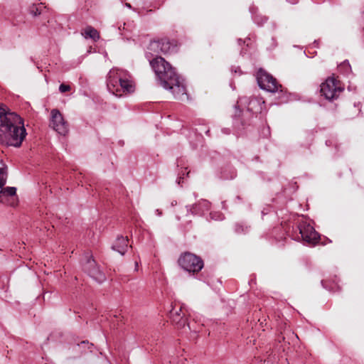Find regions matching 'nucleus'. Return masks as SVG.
<instances>
[{
	"label": "nucleus",
	"instance_id": "1",
	"mask_svg": "<svg viewBox=\"0 0 364 364\" xmlns=\"http://www.w3.org/2000/svg\"><path fill=\"white\" fill-rule=\"evenodd\" d=\"M146 52L151 66L154 69L161 85L169 90L176 99L181 100L186 95L184 80L175 71L174 68L159 54H171L177 52V45L166 38L151 41Z\"/></svg>",
	"mask_w": 364,
	"mask_h": 364
},
{
	"label": "nucleus",
	"instance_id": "2",
	"mask_svg": "<svg viewBox=\"0 0 364 364\" xmlns=\"http://www.w3.org/2000/svg\"><path fill=\"white\" fill-rule=\"evenodd\" d=\"M22 118L10 112L6 106H0V144L19 147L26 136Z\"/></svg>",
	"mask_w": 364,
	"mask_h": 364
},
{
	"label": "nucleus",
	"instance_id": "3",
	"mask_svg": "<svg viewBox=\"0 0 364 364\" xmlns=\"http://www.w3.org/2000/svg\"><path fill=\"white\" fill-rule=\"evenodd\" d=\"M108 91L117 97L130 94L135 90V84L130 73L124 69L113 68L107 76Z\"/></svg>",
	"mask_w": 364,
	"mask_h": 364
},
{
	"label": "nucleus",
	"instance_id": "4",
	"mask_svg": "<svg viewBox=\"0 0 364 364\" xmlns=\"http://www.w3.org/2000/svg\"><path fill=\"white\" fill-rule=\"evenodd\" d=\"M320 87L321 95L329 101L337 99L343 91V87L340 82L334 77H328L324 82L321 83Z\"/></svg>",
	"mask_w": 364,
	"mask_h": 364
},
{
	"label": "nucleus",
	"instance_id": "5",
	"mask_svg": "<svg viewBox=\"0 0 364 364\" xmlns=\"http://www.w3.org/2000/svg\"><path fill=\"white\" fill-rule=\"evenodd\" d=\"M178 262L181 268L189 272H198L203 267V260L190 252L181 255Z\"/></svg>",
	"mask_w": 364,
	"mask_h": 364
},
{
	"label": "nucleus",
	"instance_id": "6",
	"mask_svg": "<svg viewBox=\"0 0 364 364\" xmlns=\"http://www.w3.org/2000/svg\"><path fill=\"white\" fill-rule=\"evenodd\" d=\"M257 80L261 89L269 92H276L282 87L274 77L262 69L258 70Z\"/></svg>",
	"mask_w": 364,
	"mask_h": 364
},
{
	"label": "nucleus",
	"instance_id": "7",
	"mask_svg": "<svg viewBox=\"0 0 364 364\" xmlns=\"http://www.w3.org/2000/svg\"><path fill=\"white\" fill-rule=\"evenodd\" d=\"M50 126L59 134L65 136L69 131L68 122L63 118L62 114L57 109L50 112Z\"/></svg>",
	"mask_w": 364,
	"mask_h": 364
},
{
	"label": "nucleus",
	"instance_id": "8",
	"mask_svg": "<svg viewBox=\"0 0 364 364\" xmlns=\"http://www.w3.org/2000/svg\"><path fill=\"white\" fill-rule=\"evenodd\" d=\"M298 229L304 242L311 245H315L318 242L319 235L311 225L306 223H301L298 226Z\"/></svg>",
	"mask_w": 364,
	"mask_h": 364
},
{
	"label": "nucleus",
	"instance_id": "9",
	"mask_svg": "<svg viewBox=\"0 0 364 364\" xmlns=\"http://www.w3.org/2000/svg\"><path fill=\"white\" fill-rule=\"evenodd\" d=\"M263 104L264 102H262L261 99L252 98L249 100L247 97H240L235 105V109H237L239 107L247 105V111L257 114L262 112Z\"/></svg>",
	"mask_w": 364,
	"mask_h": 364
},
{
	"label": "nucleus",
	"instance_id": "10",
	"mask_svg": "<svg viewBox=\"0 0 364 364\" xmlns=\"http://www.w3.org/2000/svg\"><path fill=\"white\" fill-rule=\"evenodd\" d=\"M84 269L98 283H102L106 279L105 274L100 269L93 259L90 258L87 259L84 265Z\"/></svg>",
	"mask_w": 364,
	"mask_h": 364
},
{
	"label": "nucleus",
	"instance_id": "11",
	"mask_svg": "<svg viewBox=\"0 0 364 364\" xmlns=\"http://www.w3.org/2000/svg\"><path fill=\"white\" fill-rule=\"evenodd\" d=\"M210 203L206 200H201L193 205L186 206L187 211L193 215H203L210 210Z\"/></svg>",
	"mask_w": 364,
	"mask_h": 364
},
{
	"label": "nucleus",
	"instance_id": "12",
	"mask_svg": "<svg viewBox=\"0 0 364 364\" xmlns=\"http://www.w3.org/2000/svg\"><path fill=\"white\" fill-rule=\"evenodd\" d=\"M181 312H182V306L176 308V305L169 312L170 318L177 325L178 328H183L186 323V320L183 318L185 314L183 313V316H181Z\"/></svg>",
	"mask_w": 364,
	"mask_h": 364
},
{
	"label": "nucleus",
	"instance_id": "13",
	"mask_svg": "<svg viewBox=\"0 0 364 364\" xmlns=\"http://www.w3.org/2000/svg\"><path fill=\"white\" fill-rule=\"evenodd\" d=\"M127 237L118 236L112 246V249L120 255H124L128 249Z\"/></svg>",
	"mask_w": 364,
	"mask_h": 364
},
{
	"label": "nucleus",
	"instance_id": "14",
	"mask_svg": "<svg viewBox=\"0 0 364 364\" xmlns=\"http://www.w3.org/2000/svg\"><path fill=\"white\" fill-rule=\"evenodd\" d=\"M82 35L85 38H91L94 41H97L100 39V34L98 31L92 26L86 27Z\"/></svg>",
	"mask_w": 364,
	"mask_h": 364
},
{
	"label": "nucleus",
	"instance_id": "15",
	"mask_svg": "<svg viewBox=\"0 0 364 364\" xmlns=\"http://www.w3.org/2000/svg\"><path fill=\"white\" fill-rule=\"evenodd\" d=\"M16 193L15 187H6L0 191V200L3 201L6 196H14Z\"/></svg>",
	"mask_w": 364,
	"mask_h": 364
},
{
	"label": "nucleus",
	"instance_id": "16",
	"mask_svg": "<svg viewBox=\"0 0 364 364\" xmlns=\"http://www.w3.org/2000/svg\"><path fill=\"white\" fill-rule=\"evenodd\" d=\"M45 8L46 7L43 5V4H33L30 7L29 11L32 16H38L42 14L43 9Z\"/></svg>",
	"mask_w": 364,
	"mask_h": 364
},
{
	"label": "nucleus",
	"instance_id": "17",
	"mask_svg": "<svg viewBox=\"0 0 364 364\" xmlns=\"http://www.w3.org/2000/svg\"><path fill=\"white\" fill-rule=\"evenodd\" d=\"M7 168L1 167L0 168V188H1L6 182L7 178Z\"/></svg>",
	"mask_w": 364,
	"mask_h": 364
},
{
	"label": "nucleus",
	"instance_id": "18",
	"mask_svg": "<svg viewBox=\"0 0 364 364\" xmlns=\"http://www.w3.org/2000/svg\"><path fill=\"white\" fill-rule=\"evenodd\" d=\"M248 230V226L240 223H236L235 225V232L237 234L246 232Z\"/></svg>",
	"mask_w": 364,
	"mask_h": 364
},
{
	"label": "nucleus",
	"instance_id": "19",
	"mask_svg": "<svg viewBox=\"0 0 364 364\" xmlns=\"http://www.w3.org/2000/svg\"><path fill=\"white\" fill-rule=\"evenodd\" d=\"M71 89L70 86L65 84H61L59 86V91L62 93L70 91Z\"/></svg>",
	"mask_w": 364,
	"mask_h": 364
},
{
	"label": "nucleus",
	"instance_id": "20",
	"mask_svg": "<svg viewBox=\"0 0 364 364\" xmlns=\"http://www.w3.org/2000/svg\"><path fill=\"white\" fill-rule=\"evenodd\" d=\"M210 215L211 218L213 220H220L223 219V215L220 213H210Z\"/></svg>",
	"mask_w": 364,
	"mask_h": 364
},
{
	"label": "nucleus",
	"instance_id": "21",
	"mask_svg": "<svg viewBox=\"0 0 364 364\" xmlns=\"http://www.w3.org/2000/svg\"><path fill=\"white\" fill-rule=\"evenodd\" d=\"M254 21L258 25H262L267 21V18L261 17V21H259V16L257 15L252 16Z\"/></svg>",
	"mask_w": 364,
	"mask_h": 364
},
{
	"label": "nucleus",
	"instance_id": "22",
	"mask_svg": "<svg viewBox=\"0 0 364 364\" xmlns=\"http://www.w3.org/2000/svg\"><path fill=\"white\" fill-rule=\"evenodd\" d=\"M231 71L232 72H234L235 73H239V75H241L242 74V71L240 70V68L239 67H237L235 68H234L233 67L231 68Z\"/></svg>",
	"mask_w": 364,
	"mask_h": 364
},
{
	"label": "nucleus",
	"instance_id": "23",
	"mask_svg": "<svg viewBox=\"0 0 364 364\" xmlns=\"http://www.w3.org/2000/svg\"><path fill=\"white\" fill-rule=\"evenodd\" d=\"M188 328L191 331H193L195 332L198 331L199 330L196 328H192L189 323H188Z\"/></svg>",
	"mask_w": 364,
	"mask_h": 364
},
{
	"label": "nucleus",
	"instance_id": "24",
	"mask_svg": "<svg viewBox=\"0 0 364 364\" xmlns=\"http://www.w3.org/2000/svg\"><path fill=\"white\" fill-rule=\"evenodd\" d=\"M222 131H223V133H225L226 134H229L230 132V129H228V128L223 129Z\"/></svg>",
	"mask_w": 364,
	"mask_h": 364
},
{
	"label": "nucleus",
	"instance_id": "25",
	"mask_svg": "<svg viewBox=\"0 0 364 364\" xmlns=\"http://www.w3.org/2000/svg\"><path fill=\"white\" fill-rule=\"evenodd\" d=\"M155 212L158 216H161L162 215V212L159 209H156Z\"/></svg>",
	"mask_w": 364,
	"mask_h": 364
},
{
	"label": "nucleus",
	"instance_id": "26",
	"mask_svg": "<svg viewBox=\"0 0 364 364\" xmlns=\"http://www.w3.org/2000/svg\"><path fill=\"white\" fill-rule=\"evenodd\" d=\"M326 282H323V281H322V282H321V284H322L323 287L324 288H326V289H327L328 287H327V285L326 284Z\"/></svg>",
	"mask_w": 364,
	"mask_h": 364
},
{
	"label": "nucleus",
	"instance_id": "27",
	"mask_svg": "<svg viewBox=\"0 0 364 364\" xmlns=\"http://www.w3.org/2000/svg\"><path fill=\"white\" fill-rule=\"evenodd\" d=\"M176 204H177V201H176V200H173V201L171 202V206H174V205H176Z\"/></svg>",
	"mask_w": 364,
	"mask_h": 364
},
{
	"label": "nucleus",
	"instance_id": "28",
	"mask_svg": "<svg viewBox=\"0 0 364 364\" xmlns=\"http://www.w3.org/2000/svg\"><path fill=\"white\" fill-rule=\"evenodd\" d=\"M125 5H126V6H127V7H129V8H131V7H132L131 3H129V2H127V3L125 4Z\"/></svg>",
	"mask_w": 364,
	"mask_h": 364
},
{
	"label": "nucleus",
	"instance_id": "29",
	"mask_svg": "<svg viewBox=\"0 0 364 364\" xmlns=\"http://www.w3.org/2000/svg\"><path fill=\"white\" fill-rule=\"evenodd\" d=\"M331 141H330V140H328V141H326V144L327 146H330V145H331Z\"/></svg>",
	"mask_w": 364,
	"mask_h": 364
},
{
	"label": "nucleus",
	"instance_id": "30",
	"mask_svg": "<svg viewBox=\"0 0 364 364\" xmlns=\"http://www.w3.org/2000/svg\"><path fill=\"white\" fill-rule=\"evenodd\" d=\"M359 105H360V104H359V103L358 104V105H356L355 104V107L358 106V112H360V107H359Z\"/></svg>",
	"mask_w": 364,
	"mask_h": 364
},
{
	"label": "nucleus",
	"instance_id": "31",
	"mask_svg": "<svg viewBox=\"0 0 364 364\" xmlns=\"http://www.w3.org/2000/svg\"><path fill=\"white\" fill-rule=\"evenodd\" d=\"M181 178H179L178 181H177V183H178V184H180V183H181Z\"/></svg>",
	"mask_w": 364,
	"mask_h": 364
}]
</instances>
